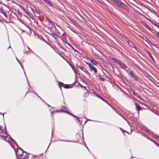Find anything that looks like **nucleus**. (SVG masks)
Returning a JSON list of instances; mask_svg holds the SVG:
<instances>
[{"label": "nucleus", "instance_id": "obj_1", "mask_svg": "<svg viewBox=\"0 0 159 159\" xmlns=\"http://www.w3.org/2000/svg\"><path fill=\"white\" fill-rule=\"evenodd\" d=\"M114 4L120 7L123 8L124 9H127L128 8L127 6L121 1L120 0H111Z\"/></svg>", "mask_w": 159, "mask_h": 159}, {"label": "nucleus", "instance_id": "obj_2", "mask_svg": "<svg viewBox=\"0 0 159 159\" xmlns=\"http://www.w3.org/2000/svg\"><path fill=\"white\" fill-rule=\"evenodd\" d=\"M16 143L17 146V148L16 151L15 150V151L16 155L17 157L19 158V157L22 156L23 155V154L24 153V151L20 148L18 146L17 144Z\"/></svg>", "mask_w": 159, "mask_h": 159}, {"label": "nucleus", "instance_id": "obj_3", "mask_svg": "<svg viewBox=\"0 0 159 159\" xmlns=\"http://www.w3.org/2000/svg\"><path fill=\"white\" fill-rule=\"evenodd\" d=\"M55 29V32L54 33L53 31L51 29H49L48 30L49 32L48 33L51 35L54 38V37L53 36V35L54 34L55 35L57 36H59L60 35V33L59 31L58 30H57L56 28Z\"/></svg>", "mask_w": 159, "mask_h": 159}, {"label": "nucleus", "instance_id": "obj_4", "mask_svg": "<svg viewBox=\"0 0 159 159\" xmlns=\"http://www.w3.org/2000/svg\"><path fill=\"white\" fill-rule=\"evenodd\" d=\"M61 110H58L57 111H61L65 112H66L67 113H68V114H70V115L71 116H73V117H77V116H75L74 115H73V114H72L70 112H69L67 110H66V108L65 106H62L61 107Z\"/></svg>", "mask_w": 159, "mask_h": 159}, {"label": "nucleus", "instance_id": "obj_5", "mask_svg": "<svg viewBox=\"0 0 159 159\" xmlns=\"http://www.w3.org/2000/svg\"><path fill=\"white\" fill-rule=\"evenodd\" d=\"M46 20L47 22L48 23V25H51V28H52V29H53L54 28L56 29L55 26L52 24V22L48 19H47Z\"/></svg>", "mask_w": 159, "mask_h": 159}, {"label": "nucleus", "instance_id": "obj_6", "mask_svg": "<svg viewBox=\"0 0 159 159\" xmlns=\"http://www.w3.org/2000/svg\"><path fill=\"white\" fill-rule=\"evenodd\" d=\"M9 137L10 138L7 136L5 137L4 136H2V137L3 139H4V140H5L6 141H7L8 142H10L11 141H13L14 142L15 141L14 140L11 139V137L10 136H9Z\"/></svg>", "mask_w": 159, "mask_h": 159}, {"label": "nucleus", "instance_id": "obj_7", "mask_svg": "<svg viewBox=\"0 0 159 159\" xmlns=\"http://www.w3.org/2000/svg\"><path fill=\"white\" fill-rule=\"evenodd\" d=\"M118 64L122 69H126L128 67L127 66L125 65L124 63H122L121 61H118Z\"/></svg>", "mask_w": 159, "mask_h": 159}, {"label": "nucleus", "instance_id": "obj_8", "mask_svg": "<svg viewBox=\"0 0 159 159\" xmlns=\"http://www.w3.org/2000/svg\"><path fill=\"white\" fill-rule=\"evenodd\" d=\"M90 70L91 71L93 70L95 73H96L97 72V70L95 67L93 66L92 65L89 67Z\"/></svg>", "mask_w": 159, "mask_h": 159}, {"label": "nucleus", "instance_id": "obj_9", "mask_svg": "<svg viewBox=\"0 0 159 159\" xmlns=\"http://www.w3.org/2000/svg\"><path fill=\"white\" fill-rule=\"evenodd\" d=\"M44 2L46 4L49 5L50 6L53 7V4L50 1L48 0H43Z\"/></svg>", "mask_w": 159, "mask_h": 159}, {"label": "nucleus", "instance_id": "obj_10", "mask_svg": "<svg viewBox=\"0 0 159 159\" xmlns=\"http://www.w3.org/2000/svg\"><path fill=\"white\" fill-rule=\"evenodd\" d=\"M135 105L136 106V109L138 111H139L141 110V107L138 103H135Z\"/></svg>", "mask_w": 159, "mask_h": 159}, {"label": "nucleus", "instance_id": "obj_11", "mask_svg": "<svg viewBox=\"0 0 159 159\" xmlns=\"http://www.w3.org/2000/svg\"><path fill=\"white\" fill-rule=\"evenodd\" d=\"M120 37L126 42L129 41V39L122 34H120Z\"/></svg>", "mask_w": 159, "mask_h": 159}, {"label": "nucleus", "instance_id": "obj_12", "mask_svg": "<svg viewBox=\"0 0 159 159\" xmlns=\"http://www.w3.org/2000/svg\"><path fill=\"white\" fill-rule=\"evenodd\" d=\"M145 131L147 132L150 135H152L153 134V132L151 130H149L147 128H146V130H145Z\"/></svg>", "mask_w": 159, "mask_h": 159}, {"label": "nucleus", "instance_id": "obj_13", "mask_svg": "<svg viewBox=\"0 0 159 159\" xmlns=\"http://www.w3.org/2000/svg\"><path fill=\"white\" fill-rule=\"evenodd\" d=\"M127 42L129 44V45L131 47H132V48H134V47H135L134 45V44L132 42L129 40V41L128 42Z\"/></svg>", "mask_w": 159, "mask_h": 159}, {"label": "nucleus", "instance_id": "obj_14", "mask_svg": "<svg viewBox=\"0 0 159 159\" xmlns=\"http://www.w3.org/2000/svg\"><path fill=\"white\" fill-rule=\"evenodd\" d=\"M0 12L1 13H2L6 18H7V14H6V13H5L4 12L2 9V8H1L0 11Z\"/></svg>", "mask_w": 159, "mask_h": 159}, {"label": "nucleus", "instance_id": "obj_15", "mask_svg": "<svg viewBox=\"0 0 159 159\" xmlns=\"http://www.w3.org/2000/svg\"><path fill=\"white\" fill-rule=\"evenodd\" d=\"M146 53H147V54H148L149 56H150V57H151V58L153 60V61H154V59L152 57V55H151V54L150 53V52L148 51H146Z\"/></svg>", "mask_w": 159, "mask_h": 159}, {"label": "nucleus", "instance_id": "obj_16", "mask_svg": "<svg viewBox=\"0 0 159 159\" xmlns=\"http://www.w3.org/2000/svg\"><path fill=\"white\" fill-rule=\"evenodd\" d=\"M63 87L65 89H68L71 88L70 86V85L67 84H65Z\"/></svg>", "mask_w": 159, "mask_h": 159}, {"label": "nucleus", "instance_id": "obj_17", "mask_svg": "<svg viewBox=\"0 0 159 159\" xmlns=\"http://www.w3.org/2000/svg\"><path fill=\"white\" fill-rule=\"evenodd\" d=\"M90 60L91 61L92 63L94 65H97V62L95 61L92 60L90 59Z\"/></svg>", "mask_w": 159, "mask_h": 159}, {"label": "nucleus", "instance_id": "obj_18", "mask_svg": "<svg viewBox=\"0 0 159 159\" xmlns=\"http://www.w3.org/2000/svg\"><path fill=\"white\" fill-rule=\"evenodd\" d=\"M58 83L59 86L60 88L61 87H63V86H64L65 84H64L62 82H59Z\"/></svg>", "mask_w": 159, "mask_h": 159}, {"label": "nucleus", "instance_id": "obj_19", "mask_svg": "<svg viewBox=\"0 0 159 159\" xmlns=\"http://www.w3.org/2000/svg\"><path fill=\"white\" fill-rule=\"evenodd\" d=\"M71 67L74 71V72L75 74H76L77 73L76 69L75 68V67L73 66H71Z\"/></svg>", "mask_w": 159, "mask_h": 159}, {"label": "nucleus", "instance_id": "obj_20", "mask_svg": "<svg viewBox=\"0 0 159 159\" xmlns=\"http://www.w3.org/2000/svg\"><path fill=\"white\" fill-rule=\"evenodd\" d=\"M59 140L60 141L67 142H76V141H70V140H61V139H59Z\"/></svg>", "mask_w": 159, "mask_h": 159}, {"label": "nucleus", "instance_id": "obj_21", "mask_svg": "<svg viewBox=\"0 0 159 159\" xmlns=\"http://www.w3.org/2000/svg\"><path fill=\"white\" fill-rule=\"evenodd\" d=\"M133 94L136 97H137L138 98H140V97L139 96V95L138 94V93H135V92H133Z\"/></svg>", "mask_w": 159, "mask_h": 159}, {"label": "nucleus", "instance_id": "obj_22", "mask_svg": "<svg viewBox=\"0 0 159 159\" xmlns=\"http://www.w3.org/2000/svg\"><path fill=\"white\" fill-rule=\"evenodd\" d=\"M27 157L26 155L24 156L23 157H22V156L20 157H19V159H26Z\"/></svg>", "mask_w": 159, "mask_h": 159}, {"label": "nucleus", "instance_id": "obj_23", "mask_svg": "<svg viewBox=\"0 0 159 159\" xmlns=\"http://www.w3.org/2000/svg\"><path fill=\"white\" fill-rule=\"evenodd\" d=\"M145 27H146V28L148 29V30H149L150 31H152V29L148 25H146V26H145Z\"/></svg>", "mask_w": 159, "mask_h": 159}, {"label": "nucleus", "instance_id": "obj_24", "mask_svg": "<svg viewBox=\"0 0 159 159\" xmlns=\"http://www.w3.org/2000/svg\"><path fill=\"white\" fill-rule=\"evenodd\" d=\"M35 11L39 14H40L41 12L39 9L36 8L35 9Z\"/></svg>", "mask_w": 159, "mask_h": 159}, {"label": "nucleus", "instance_id": "obj_25", "mask_svg": "<svg viewBox=\"0 0 159 159\" xmlns=\"http://www.w3.org/2000/svg\"><path fill=\"white\" fill-rule=\"evenodd\" d=\"M23 11L24 12L26 13L27 15H29V13H28V11L25 8L23 10Z\"/></svg>", "mask_w": 159, "mask_h": 159}, {"label": "nucleus", "instance_id": "obj_26", "mask_svg": "<svg viewBox=\"0 0 159 159\" xmlns=\"http://www.w3.org/2000/svg\"><path fill=\"white\" fill-rule=\"evenodd\" d=\"M76 118H77V120H78L79 123L81 125V123L82 122V121H81L80 119H79V118H80L79 117H78L77 116V117H75Z\"/></svg>", "mask_w": 159, "mask_h": 159}, {"label": "nucleus", "instance_id": "obj_27", "mask_svg": "<svg viewBox=\"0 0 159 159\" xmlns=\"http://www.w3.org/2000/svg\"><path fill=\"white\" fill-rule=\"evenodd\" d=\"M112 59L115 62H118V61H118V60H117V59H116L114 58H112Z\"/></svg>", "mask_w": 159, "mask_h": 159}, {"label": "nucleus", "instance_id": "obj_28", "mask_svg": "<svg viewBox=\"0 0 159 159\" xmlns=\"http://www.w3.org/2000/svg\"><path fill=\"white\" fill-rule=\"evenodd\" d=\"M130 74L133 77L135 76L134 72L132 71H130Z\"/></svg>", "mask_w": 159, "mask_h": 159}, {"label": "nucleus", "instance_id": "obj_29", "mask_svg": "<svg viewBox=\"0 0 159 159\" xmlns=\"http://www.w3.org/2000/svg\"><path fill=\"white\" fill-rule=\"evenodd\" d=\"M148 43L149 45H151L152 46H155V45L153 44L150 40H149Z\"/></svg>", "mask_w": 159, "mask_h": 159}, {"label": "nucleus", "instance_id": "obj_30", "mask_svg": "<svg viewBox=\"0 0 159 159\" xmlns=\"http://www.w3.org/2000/svg\"><path fill=\"white\" fill-rule=\"evenodd\" d=\"M99 78H100V79L102 81H104V80H105V79L102 78V77H101V76L100 75H99Z\"/></svg>", "mask_w": 159, "mask_h": 159}, {"label": "nucleus", "instance_id": "obj_31", "mask_svg": "<svg viewBox=\"0 0 159 159\" xmlns=\"http://www.w3.org/2000/svg\"><path fill=\"white\" fill-rule=\"evenodd\" d=\"M101 99H102V100H103V101H104V102H106V103H107L108 105H110V104L108 103L107 101L105 99H104L102 97V98H100Z\"/></svg>", "mask_w": 159, "mask_h": 159}, {"label": "nucleus", "instance_id": "obj_32", "mask_svg": "<svg viewBox=\"0 0 159 159\" xmlns=\"http://www.w3.org/2000/svg\"><path fill=\"white\" fill-rule=\"evenodd\" d=\"M146 138L148 139H149L151 141H152V142H154V141L151 138H150L149 137H148V136H146Z\"/></svg>", "mask_w": 159, "mask_h": 159}, {"label": "nucleus", "instance_id": "obj_33", "mask_svg": "<svg viewBox=\"0 0 159 159\" xmlns=\"http://www.w3.org/2000/svg\"><path fill=\"white\" fill-rule=\"evenodd\" d=\"M133 78H134V79L135 80L137 81H138V78L137 77H136V76H134L133 77Z\"/></svg>", "mask_w": 159, "mask_h": 159}, {"label": "nucleus", "instance_id": "obj_34", "mask_svg": "<svg viewBox=\"0 0 159 159\" xmlns=\"http://www.w3.org/2000/svg\"><path fill=\"white\" fill-rule=\"evenodd\" d=\"M143 39L144 40H145L147 42H148V41L149 40L147 38V37H146L145 38V39H144V38H143Z\"/></svg>", "mask_w": 159, "mask_h": 159}, {"label": "nucleus", "instance_id": "obj_35", "mask_svg": "<svg viewBox=\"0 0 159 159\" xmlns=\"http://www.w3.org/2000/svg\"><path fill=\"white\" fill-rule=\"evenodd\" d=\"M19 6L23 10V11L25 9V8L22 5H19Z\"/></svg>", "mask_w": 159, "mask_h": 159}, {"label": "nucleus", "instance_id": "obj_36", "mask_svg": "<svg viewBox=\"0 0 159 159\" xmlns=\"http://www.w3.org/2000/svg\"><path fill=\"white\" fill-rule=\"evenodd\" d=\"M134 116H131L129 118V119L130 120H132L134 119Z\"/></svg>", "mask_w": 159, "mask_h": 159}, {"label": "nucleus", "instance_id": "obj_37", "mask_svg": "<svg viewBox=\"0 0 159 159\" xmlns=\"http://www.w3.org/2000/svg\"><path fill=\"white\" fill-rule=\"evenodd\" d=\"M79 67L81 69V70H82L83 69H84L85 70H86V69L84 68V67H80V66Z\"/></svg>", "mask_w": 159, "mask_h": 159}, {"label": "nucleus", "instance_id": "obj_38", "mask_svg": "<svg viewBox=\"0 0 159 159\" xmlns=\"http://www.w3.org/2000/svg\"><path fill=\"white\" fill-rule=\"evenodd\" d=\"M85 63L86 64L88 65V66H89V67H90L92 65V64H91L90 63H89L88 62H86Z\"/></svg>", "mask_w": 159, "mask_h": 159}, {"label": "nucleus", "instance_id": "obj_39", "mask_svg": "<svg viewBox=\"0 0 159 159\" xmlns=\"http://www.w3.org/2000/svg\"><path fill=\"white\" fill-rule=\"evenodd\" d=\"M70 47L75 52H77L76 50L74 48V47L72 45H71V46H70Z\"/></svg>", "mask_w": 159, "mask_h": 159}, {"label": "nucleus", "instance_id": "obj_40", "mask_svg": "<svg viewBox=\"0 0 159 159\" xmlns=\"http://www.w3.org/2000/svg\"><path fill=\"white\" fill-rule=\"evenodd\" d=\"M120 129L123 132V133L127 132L126 131L123 130V129H122L121 128H120Z\"/></svg>", "mask_w": 159, "mask_h": 159}, {"label": "nucleus", "instance_id": "obj_41", "mask_svg": "<svg viewBox=\"0 0 159 159\" xmlns=\"http://www.w3.org/2000/svg\"><path fill=\"white\" fill-rule=\"evenodd\" d=\"M142 23L143 24V25H144L145 27V26H146V25H147L146 24L145 22H142Z\"/></svg>", "mask_w": 159, "mask_h": 159}, {"label": "nucleus", "instance_id": "obj_42", "mask_svg": "<svg viewBox=\"0 0 159 159\" xmlns=\"http://www.w3.org/2000/svg\"><path fill=\"white\" fill-rule=\"evenodd\" d=\"M158 147H159V144H158L157 143L154 141L153 142Z\"/></svg>", "mask_w": 159, "mask_h": 159}, {"label": "nucleus", "instance_id": "obj_43", "mask_svg": "<svg viewBox=\"0 0 159 159\" xmlns=\"http://www.w3.org/2000/svg\"><path fill=\"white\" fill-rule=\"evenodd\" d=\"M65 43L68 44L70 47L71 46V45L70 44L68 43L65 42Z\"/></svg>", "mask_w": 159, "mask_h": 159}, {"label": "nucleus", "instance_id": "obj_44", "mask_svg": "<svg viewBox=\"0 0 159 159\" xmlns=\"http://www.w3.org/2000/svg\"><path fill=\"white\" fill-rule=\"evenodd\" d=\"M97 96L98 97L100 98H102V97L101 96H100L99 95H97Z\"/></svg>", "mask_w": 159, "mask_h": 159}, {"label": "nucleus", "instance_id": "obj_45", "mask_svg": "<svg viewBox=\"0 0 159 159\" xmlns=\"http://www.w3.org/2000/svg\"><path fill=\"white\" fill-rule=\"evenodd\" d=\"M82 70H83V71H84L85 73H87V70H85L84 69H83Z\"/></svg>", "mask_w": 159, "mask_h": 159}, {"label": "nucleus", "instance_id": "obj_46", "mask_svg": "<svg viewBox=\"0 0 159 159\" xmlns=\"http://www.w3.org/2000/svg\"><path fill=\"white\" fill-rule=\"evenodd\" d=\"M143 128L144 130L145 131V130H146V128H147L145 126H143Z\"/></svg>", "mask_w": 159, "mask_h": 159}, {"label": "nucleus", "instance_id": "obj_47", "mask_svg": "<svg viewBox=\"0 0 159 159\" xmlns=\"http://www.w3.org/2000/svg\"><path fill=\"white\" fill-rule=\"evenodd\" d=\"M143 136H145V137H146V136H148L146 134H143Z\"/></svg>", "mask_w": 159, "mask_h": 159}, {"label": "nucleus", "instance_id": "obj_48", "mask_svg": "<svg viewBox=\"0 0 159 159\" xmlns=\"http://www.w3.org/2000/svg\"><path fill=\"white\" fill-rule=\"evenodd\" d=\"M154 136L155 137H157V138H158L159 139V137L157 135H154Z\"/></svg>", "mask_w": 159, "mask_h": 159}, {"label": "nucleus", "instance_id": "obj_49", "mask_svg": "<svg viewBox=\"0 0 159 159\" xmlns=\"http://www.w3.org/2000/svg\"><path fill=\"white\" fill-rule=\"evenodd\" d=\"M157 36L159 38V32H157Z\"/></svg>", "mask_w": 159, "mask_h": 159}, {"label": "nucleus", "instance_id": "obj_50", "mask_svg": "<svg viewBox=\"0 0 159 159\" xmlns=\"http://www.w3.org/2000/svg\"><path fill=\"white\" fill-rule=\"evenodd\" d=\"M35 94L39 98H40V99L43 100L42 99V98L37 94L36 93H35Z\"/></svg>", "mask_w": 159, "mask_h": 159}, {"label": "nucleus", "instance_id": "obj_51", "mask_svg": "<svg viewBox=\"0 0 159 159\" xmlns=\"http://www.w3.org/2000/svg\"><path fill=\"white\" fill-rule=\"evenodd\" d=\"M123 118H124V119L125 120H126V121H127V123H128L129 125V122H128V121H127L126 120V119H125V118H124V117Z\"/></svg>", "mask_w": 159, "mask_h": 159}, {"label": "nucleus", "instance_id": "obj_52", "mask_svg": "<svg viewBox=\"0 0 159 159\" xmlns=\"http://www.w3.org/2000/svg\"><path fill=\"white\" fill-rule=\"evenodd\" d=\"M2 126L0 125V130H2Z\"/></svg>", "mask_w": 159, "mask_h": 159}, {"label": "nucleus", "instance_id": "obj_53", "mask_svg": "<svg viewBox=\"0 0 159 159\" xmlns=\"http://www.w3.org/2000/svg\"><path fill=\"white\" fill-rule=\"evenodd\" d=\"M16 59L17 60V61L19 63V60H18V59H17V58L16 57Z\"/></svg>", "mask_w": 159, "mask_h": 159}, {"label": "nucleus", "instance_id": "obj_54", "mask_svg": "<svg viewBox=\"0 0 159 159\" xmlns=\"http://www.w3.org/2000/svg\"><path fill=\"white\" fill-rule=\"evenodd\" d=\"M4 5L6 7H7L8 8H9V7H8L7 6V5H6L4 4Z\"/></svg>", "mask_w": 159, "mask_h": 159}, {"label": "nucleus", "instance_id": "obj_55", "mask_svg": "<svg viewBox=\"0 0 159 159\" xmlns=\"http://www.w3.org/2000/svg\"><path fill=\"white\" fill-rule=\"evenodd\" d=\"M155 26H157V27L159 28V26H158V25H156V24H155Z\"/></svg>", "mask_w": 159, "mask_h": 159}, {"label": "nucleus", "instance_id": "obj_56", "mask_svg": "<svg viewBox=\"0 0 159 159\" xmlns=\"http://www.w3.org/2000/svg\"><path fill=\"white\" fill-rule=\"evenodd\" d=\"M86 147L88 149V150H89V148H88L87 147V146L86 145Z\"/></svg>", "mask_w": 159, "mask_h": 159}, {"label": "nucleus", "instance_id": "obj_57", "mask_svg": "<svg viewBox=\"0 0 159 159\" xmlns=\"http://www.w3.org/2000/svg\"><path fill=\"white\" fill-rule=\"evenodd\" d=\"M20 63V65L22 67L23 69V66L21 65V64Z\"/></svg>", "mask_w": 159, "mask_h": 159}, {"label": "nucleus", "instance_id": "obj_58", "mask_svg": "<svg viewBox=\"0 0 159 159\" xmlns=\"http://www.w3.org/2000/svg\"><path fill=\"white\" fill-rule=\"evenodd\" d=\"M64 34H65V33H64L63 34H62V35L63 36H64Z\"/></svg>", "mask_w": 159, "mask_h": 159}, {"label": "nucleus", "instance_id": "obj_59", "mask_svg": "<svg viewBox=\"0 0 159 159\" xmlns=\"http://www.w3.org/2000/svg\"><path fill=\"white\" fill-rule=\"evenodd\" d=\"M27 48L28 50H29V48L28 47H27Z\"/></svg>", "mask_w": 159, "mask_h": 159}, {"label": "nucleus", "instance_id": "obj_60", "mask_svg": "<svg viewBox=\"0 0 159 159\" xmlns=\"http://www.w3.org/2000/svg\"><path fill=\"white\" fill-rule=\"evenodd\" d=\"M50 143L49 144V145H48V147L47 149L48 148V147H49V145H50Z\"/></svg>", "mask_w": 159, "mask_h": 159}, {"label": "nucleus", "instance_id": "obj_61", "mask_svg": "<svg viewBox=\"0 0 159 159\" xmlns=\"http://www.w3.org/2000/svg\"><path fill=\"white\" fill-rule=\"evenodd\" d=\"M27 52V51L26 52H24V53H26Z\"/></svg>", "mask_w": 159, "mask_h": 159}, {"label": "nucleus", "instance_id": "obj_62", "mask_svg": "<svg viewBox=\"0 0 159 159\" xmlns=\"http://www.w3.org/2000/svg\"><path fill=\"white\" fill-rule=\"evenodd\" d=\"M10 48H11L10 46H9V47L8 48V49Z\"/></svg>", "mask_w": 159, "mask_h": 159}, {"label": "nucleus", "instance_id": "obj_63", "mask_svg": "<svg viewBox=\"0 0 159 159\" xmlns=\"http://www.w3.org/2000/svg\"><path fill=\"white\" fill-rule=\"evenodd\" d=\"M12 147H13V148L14 149H15V148H14V147L13 146H12Z\"/></svg>", "mask_w": 159, "mask_h": 159}, {"label": "nucleus", "instance_id": "obj_64", "mask_svg": "<svg viewBox=\"0 0 159 159\" xmlns=\"http://www.w3.org/2000/svg\"><path fill=\"white\" fill-rule=\"evenodd\" d=\"M12 2L13 3H14L15 2H14V1H12Z\"/></svg>", "mask_w": 159, "mask_h": 159}]
</instances>
